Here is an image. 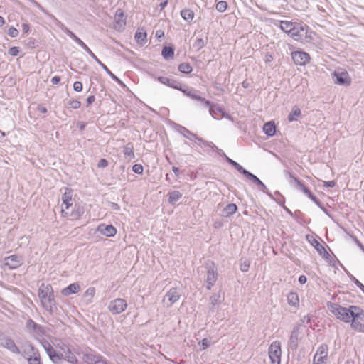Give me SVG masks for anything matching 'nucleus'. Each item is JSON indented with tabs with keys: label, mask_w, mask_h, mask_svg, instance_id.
<instances>
[{
	"label": "nucleus",
	"mask_w": 364,
	"mask_h": 364,
	"mask_svg": "<svg viewBox=\"0 0 364 364\" xmlns=\"http://www.w3.org/2000/svg\"><path fill=\"white\" fill-rule=\"evenodd\" d=\"M299 334V326H296L293 328L289 341V346L293 350L296 349L298 347Z\"/></svg>",
	"instance_id": "19"
},
{
	"label": "nucleus",
	"mask_w": 364,
	"mask_h": 364,
	"mask_svg": "<svg viewBox=\"0 0 364 364\" xmlns=\"http://www.w3.org/2000/svg\"><path fill=\"white\" fill-rule=\"evenodd\" d=\"M132 171L137 174H141L144 171V168L141 164H134L132 167Z\"/></svg>",
	"instance_id": "53"
},
{
	"label": "nucleus",
	"mask_w": 364,
	"mask_h": 364,
	"mask_svg": "<svg viewBox=\"0 0 364 364\" xmlns=\"http://www.w3.org/2000/svg\"><path fill=\"white\" fill-rule=\"evenodd\" d=\"M80 290V284L73 283L62 290V294L65 296H69L72 294L77 293Z\"/></svg>",
	"instance_id": "23"
},
{
	"label": "nucleus",
	"mask_w": 364,
	"mask_h": 364,
	"mask_svg": "<svg viewBox=\"0 0 364 364\" xmlns=\"http://www.w3.org/2000/svg\"><path fill=\"white\" fill-rule=\"evenodd\" d=\"M301 114V109L299 107H294L290 114L288 116V120L289 122H294L296 120V118Z\"/></svg>",
	"instance_id": "38"
},
{
	"label": "nucleus",
	"mask_w": 364,
	"mask_h": 364,
	"mask_svg": "<svg viewBox=\"0 0 364 364\" xmlns=\"http://www.w3.org/2000/svg\"><path fill=\"white\" fill-rule=\"evenodd\" d=\"M228 7V3L225 1H220L216 4L215 9L219 12H224Z\"/></svg>",
	"instance_id": "47"
},
{
	"label": "nucleus",
	"mask_w": 364,
	"mask_h": 364,
	"mask_svg": "<svg viewBox=\"0 0 364 364\" xmlns=\"http://www.w3.org/2000/svg\"><path fill=\"white\" fill-rule=\"evenodd\" d=\"M180 289L176 287L170 289L162 299V304L166 308L171 307L181 298Z\"/></svg>",
	"instance_id": "6"
},
{
	"label": "nucleus",
	"mask_w": 364,
	"mask_h": 364,
	"mask_svg": "<svg viewBox=\"0 0 364 364\" xmlns=\"http://www.w3.org/2000/svg\"><path fill=\"white\" fill-rule=\"evenodd\" d=\"M184 95H186V96L191 97V99L193 100H196L198 99L197 97L198 96L196 92L197 91L195 90L193 88H190V89H183L181 87V90H180Z\"/></svg>",
	"instance_id": "45"
},
{
	"label": "nucleus",
	"mask_w": 364,
	"mask_h": 364,
	"mask_svg": "<svg viewBox=\"0 0 364 364\" xmlns=\"http://www.w3.org/2000/svg\"><path fill=\"white\" fill-rule=\"evenodd\" d=\"M264 132L269 136H272L275 134L276 127L273 122H269L264 124L263 127Z\"/></svg>",
	"instance_id": "27"
},
{
	"label": "nucleus",
	"mask_w": 364,
	"mask_h": 364,
	"mask_svg": "<svg viewBox=\"0 0 364 364\" xmlns=\"http://www.w3.org/2000/svg\"><path fill=\"white\" fill-rule=\"evenodd\" d=\"M36 351H38V349H36L33 344L28 343L25 345L24 347V353L26 355V357L28 358L31 356V355H33L36 353Z\"/></svg>",
	"instance_id": "41"
},
{
	"label": "nucleus",
	"mask_w": 364,
	"mask_h": 364,
	"mask_svg": "<svg viewBox=\"0 0 364 364\" xmlns=\"http://www.w3.org/2000/svg\"><path fill=\"white\" fill-rule=\"evenodd\" d=\"M336 185V182L334 181H323V186L328 188H333Z\"/></svg>",
	"instance_id": "63"
},
{
	"label": "nucleus",
	"mask_w": 364,
	"mask_h": 364,
	"mask_svg": "<svg viewBox=\"0 0 364 364\" xmlns=\"http://www.w3.org/2000/svg\"><path fill=\"white\" fill-rule=\"evenodd\" d=\"M279 28H281V30H282L284 33L289 34L296 22H292L289 21H279Z\"/></svg>",
	"instance_id": "28"
},
{
	"label": "nucleus",
	"mask_w": 364,
	"mask_h": 364,
	"mask_svg": "<svg viewBox=\"0 0 364 364\" xmlns=\"http://www.w3.org/2000/svg\"><path fill=\"white\" fill-rule=\"evenodd\" d=\"M161 55L164 57V59L168 60L170 58H172L174 55V48L171 46H165L162 49Z\"/></svg>",
	"instance_id": "34"
},
{
	"label": "nucleus",
	"mask_w": 364,
	"mask_h": 364,
	"mask_svg": "<svg viewBox=\"0 0 364 364\" xmlns=\"http://www.w3.org/2000/svg\"><path fill=\"white\" fill-rule=\"evenodd\" d=\"M351 280L354 282V284L358 287L360 288V289L363 292L364 294V285L358 280L355 277H352L351 278Z\"/></svg>",
	"instance_id": "55"
},
{
	"label": "nucleus",
	"mask_w": 364,
	"mask_h": 364,
	"mask_svg": "<svg viewBox=\"0 0 364 364\" xmlns=\"http://www.w3.org/2000/svg\"><path fill=\"white\" fill-rule=\"evenodd\" d=\"M205 282L206 287L210 290L218 279V272L212 266L206 267Z\"/></svg>",
	"instance_id": "14"
},
{
	"label": "nucleus",
	"mask_w": 364,
	"mask_h": 364,
	"mask_svg": "<svg viewBox=\"0 0 364 364\" xmlns=\"http://www.w3.org/2000/svg\"><path fill=\"white\" fill-rule=\"evenodd\" d=\"M245 177L248 180L251 181L253 183L257 185L259 188L260 191H262L263 193L270 196L268 188L257 176L249 171Z\"/></svg>",
	"instance_id": "17"
},
{
	"label": "nucleus",
	"mask_w": 364,
	"mask_h": 364,
	"mask_svg": "<svg viewBox=\"0 0 364 364\" xmlns=\"http://www.w3.org/2000/svg\"><path fill=\"white\" fill-rule=\"evenodd\" d=\"M233 167L237 169L240 173L244 175L245 176L249 172L247 170L245 169L240 164H239L237 162L233 166Z\"/></svg>",
	"instance_id": "52"
},
{
	"label": "nucleus",
	"mask_w": 364,
	"mask_h": 364,
	"mask_svg": "<svg viewBox=\"0 0 364 364\" xmlns=\"http://www.w3.org/2000/svg\"><path fill=\"white\" fill-rule=\"evenodd\" d=\"M75 353L81 358L87 364L95 363L97 360H100L101 357L92 352L90 348H78L75 350Z\"/></svg>",
	"instance_id": "8"
},
{
	"label": "nucleus",
	"mask_w": 364,
	"mask_h": 364,
	"mask_svg": "<svg viewBox=\"0 0 364 364\" xmlns=\"http://www.w3.org/2000/svg\"><path fill=\"white\" fill-rule=\"evenodd\" d=\"M250 265V262L248 259H245L240 265V269L242 272H247Z\"/></svg>",
	"instance_id": "51"
},
{
	"label": "nucleus",
	"mask_w": 364,
	"mask_h": 364,
	"mask_svg": "<svg viewBox=\"0 0 364 364\" xmlns=\"http://www.w3.org/2000/svg\"><path fill=\"white\" fill-rule=\"evenodd\" d=\"M351 328L358 332L364 333V323L362 322L358 318H355V316H353L351 318Z\"/></svg>",
	"instance_id": "24"
},
{
	"label": "nucleus",
	"mask_w": 364,
	"mask_h": 364,
	"mask_svg": "<svg viewBox=\"0 0 364 364\" xmlns=\"http://www.w3.org/2000/svg\"><path fill=\"white\" fill-rule=\"evenodd\" d=\"M182 129L183 130L184 132L186 133H189V134L191 135V136H192L193 138V140H195L196 141H197V144L199 145V146H206V144H207V141H205L204 139H203L202 138H200L198 137L196 134L192 133L191 131H189L188 129H186V127H182Z\"/></svg>",
	"instance_id": "35"
},
{
	"label": "nucleus",
	"mask_w": 364,
	"mask_h": 364,
	"mask_svg": "<svg viewBox=\"0 0 364 364\" xmlns=\"http://www.w3.org/2000/svg\"><path fill=\"white\" fill-rule=\"evenodd\" d=\"M287 301L289 304L296 306L299 304V300L296 293L290 292L287 295Z\"/></svg>",
	"instance_id": "36"
},
{
	"label": "nucleus",
	"mask_w": 364,
	"mask_h": 364,
	"mask_svg": "<svg viewBox=\"0 0 364 364\" xmlns=\"http://www.w3.org/2000/svg\"><path fill=\"white\" fill-rule=\"evenodd\" d=\"M169 80H170V79H169V78H168V77H162V76H161V77H157V80H158L159 82H160L161 84H164V85H168V83L169 82Z\"/></svg>",
	"instance_id": "62"
},
{
	"label": "nucleus",
	"mask_w": 364,
	"mask_h": 364,
	"mask_svg": "<svg viewBox=\"0 0 364 364\" xmlns=\"http://www.w3.org/2000/svg\"><path fill=\"white\" fill-rule=\"evenodd\" d=\"M127 307V301L123 299H115L109 304L108 309L113 314H119Z\"/></svg>",
	"instance_id": "11"
},
{
	"label": "nucleus",
	"mask_w": 364,
	"mask_h": 364,
	"mask_svg": "<svg viewBox=\"0 0 364 364\" xmlns=\"http://www.w3.org/2000/svg\"><path fill=\"white\" fill-rule=\"evenodd\" d=\"M327 360V358L323 357V356H318L316 360L314 359V363L313 364H324L326 360Z\"/></svg>",
	"instance_id": "57"
},
{
	"label": "nucleus",
	"mask_w": 364,
	"mask_h": 364,
	"mask_svg": "<svg viewBox=\"0 0 364 364\" xmlns=\"http://www.w3.org/2000/svg\"><path fill=\"white\" fill-rule=\"evenodd\" d=\"M205 46V41L201 38H197L193 44V48L195 49L196 51H199L200 49L204 48Z\"/></svg>",
	"instance_id": "43"
},
{
	"label": "nucleus",
	"mask_w": 364,
	"mask_h": 364,
	"mask_svg": "<svg viewBox=\"0 0 364 364\" xmlns=\"http://www.w3.org/2000/svg\"><path fill=\"white\" fill-rule=\"evenodd\" d=\"M73 89L76 92H80L82 90V84L79 81H76L73 84Z\"/></svg>",
	"instance_id": "58"
},
{
	"label": "nucleus",
	"mask_w": 364,
	"mask_h": 364,
	"mask_svg": "<svg viewBox=\"0 0 364 364\" xmlns=\"http://www.w3.org/2000/svg\"><path fill=\"white\" fill-rule=\"evenodd\" d=\"M29 364H41V357L38 351H36V353L31 355L28 358Z\"/></svg>",
	"instance_id": "44"
},
{
	"label": "nucleus",
	"mask_w": 364,
	"mask_h": 364,
	"mask_svg": "<svg viewBox=\"0 0 364 364\" xmlns=\"http://www.w3.org/2000/svg\"><path fill=\"white\" fill-rule=\"evenodd\" d=\"M209 112L211 114V116L215 119H220V118L224 117L225 114L223 108L217 104H213L210 106L209 109Z\"/></svg>",
	"instance_id": "21"
},
{
	"label": "nucleus",
	"mask_w": 364,
	"mask_h": 364,
	"mask_svg": "<svg viewBox=\"0 0 364 364\" xmlns=\"http://www.w3.org/2000/svg\"><path fill=\"white\" fill-rule=\"evenodd\" d=\"M182 197V194L178 191H173L168 193V202L169 203L174 205Z\"/></svg>",
	"instance_id": "33"
},
{
	"label": "nucleus",
	"mask_w": 364,
	"mask_h": 364,
	"mask_svg": "<svg viewBox=\"0 0 364 364\" xmlns=\"http://www.w3.org/2000/svg\"><path fill=\"white\" fill-rule=\"evenodd\" d=\"M198 99H196V100H198V101H200L201 102V104L203 105H204L205 107H210V106L213 104L210 101L200 97V96H198L197 97Z\"/></svg>",
	"instance_id": "50"
},
{
	"label": "nucleus",
	"mask_w": 364,
	"mask_h": 364,
	"mask_svg": "<svg viewBox=\"0 0 364 364\" xmlns=\"http://www.w3.org/2000/svg\"><path fill=\"white\" fill-rule=\"evenodd\" d=\"M332 75L333 80L336 84L344 86L350 85L351 78L345 69L338 68L334 70Z\"/></svg>",
	"instance_id": "7"
},
{
	"label": "nucleus",
	"mask_w": 364,
	"mask_h": 364,
	"mask_svg": "<svg viewBox=\"0 0 364 364\" xmlns=\"http://www.w3.org/2000/svg\"><path fill=\"white\" fill-rule=\"evenodd\" d=\"M70 105L73 109H77L80 107L81 102L78 100H72L70 102Z\"/></svg>",
	"instance_id": "61"
},
{
	"label": "nucleus",
	"mask_w": 364,
	"mask_h": 364,
	"mask_svg": "<svg viewBox=\"0 0 364 364\" xmlns=\"http://www.w3.org/2000/svg\"><path fill=\"white\" fill-rule=\"evenodd\" d=\"M284 174L289 177V183L294 186L299 191H302L306 196H308L312 201L318 205H320L319 200L311 192V191L305 186V185L299 181L297 178L294 176L289 171H284Z\"/></svg>",
	"instance_id": "4"
},
{
	"label": "nucleus",
	"mask_w": 364,
	"mask_h": 364,
	"mask_svg": "<svg viewBox=\"0 0 364 364\" xmlns=\"http://www.w3.org/2000/svg\"><path fill=\"white\" fill-rule=\"evenodd\" d=\"M223 301V298L221 296L220 293L213 294L210 297L209 304V312L214 313L218 309V305L220 304Z\"/></svg>",
	"instance_id": "18"
},
{
	"label": "nucleus",
	"mask_w": 364,
	"mask_h": 364,
	"mask_svg": "<svg viewBox=\"0 0 364 364\" xmlns=\"http://www.w3.org/2000/svg\"><path fill=\"white\" fill-rule=\"evenodd\" d=\"M135 38L138 43H144L146 40V33L137 31L135 33Z\"/></svg>",
	"instance_id": "46"
},
{
	"label": "nucleus",
	"mask_w": 364,
	"mask_h": 364,
	"mask_svg": "<svg viewBox=\"0 0 364 364\" xmlns=\"http://www.w3.org/2000/svg\"><path fill=\"white\" fill-rule=\"evenodd\" d=\"M318 356H323L325 358L328 357V346L326 345L323 344L319 346L316 355H314V360H316Z\"/></svg>",
	"instance_id": "39"
},
{
	"label": "nucleus",
	"mask_w": 364,
	"mask_h": 364,
	"mask_svg": "<svg viewBox=\"0 0 364 364\" xmlns=\"http://www.w3.org/2000/svg\"><path fill=\"white\" fill-rule=\"evenodd\" d=\"M95 294V287H89L83 294V300L86 304H90Z\"/></svg>",
	"instance_id": "32"
},
{
	"label": "nucleus",
	"mask_w": 364,
	"mask_h": 364,
	"mask_svg": "<svg viewBox=\"0 0 364 364\" xmlns=\"http://www.w3.org/2000/svg\"><path fill=\"white\" fill-rule=\"evenodd\" d=\"M63 359L65 360L71 364H77L78 362L76 356L70 348H66L65 353H63Z\"/></svg>",
	"instance_id": "30"
},
{
	"label": "nucleus",
	"mask_w": 364,
	"mask_h": 364,
	"mask_svg": "<svg viewBox=\"0 0 364 364\" xmlns=\"http://www.w3.org/2000/svg\"><path fill=\"white\" fill-rule=\"evenodd\" d=\"M127 16L122 9H117L114 16V28L119 30L126 25Z\"/></svg>",
	"instance_id": "16"
},
{
	"label": "nucleus",
	"mask_w": 364,
	"mask_h": 364,
	"mask_svg": "<svg viewBox=\"0 0 364 364\" xmlns=\"http://www.w3.org/2000/svg\"><path fill=\"white\" fill-rule=\"evenodd\" d=\"M237 206L235 203H229L223 210L222 215L224 217H230L236 213Z\"/></svg>",
	"instance_id": "26"
},
{
	"label": "nucleus",
	"mask_w": 364,
	"mask_h": 364,
	"mask_svg": "<svg viewBox=\"0 0 364 364\" xmlns=\"http://www.w3.org/2000/svg\"><path fill=\"white\" fill-rule=\"evenodd\" d=\"M31 335L36 340L39 341L40 342L44 339L43 335H44V331L43 328L38 325L36 326V328L35 327L31 331L29 332Z\"/></svg>",
	"instance_id": "25"
},
{
	"label": "nucleus",
	"mask_w": 364,
	"mask_h": 364,
	"mask_svg": "<svg viewBox=\"0 0 364 364\" xmlns=\"http://www.w3.org/2000/svg\"><path fill=\"white\" fill-rule=\"evenodd\" d=\"M313 246L317 250L318 254L321 255L323 258L328 259L330 257L329 253L325 249V247L316 239H314L312 242Z\"/></svg>",
	"instance_id": "22"
},
{
	"label": "nucleus",
	"mask_w": 364,
	"mask_h": 364,
	"mask_svg": "<svg viewBox=\"0 0 364 364\" xmlns=\"http://www.w3.org/2000/svg\"><path fill=\"white\" fill-rule=\"evenodd\" d=\"M291 57L294 63L299 65H304L310 60L309 55L304 51L292 52Z\"/></svg>",
	"instance_id": "15"
},
{
	"label": "nucleus",
	"mask_w": 364,
	"mask_h": 364,
	"mask_svg": "<svg viewBox=\"0 0 364 364\" xmlns=\"http://www.w3.org/2000/svg\"><path fill=\"white\" fill-rule=\"evenodd\" d=\"M38 295L43 307L47 311L53 314L57 309L53 289L50 284H41Z\"/></svg>",
	"instance_id": "2"
},
{
	"label": "nucleus",
	"mask_w": 364,
	"mask_h": 364,
	"mask_svg": "<svg viewBox=\"0 0 364 364\" xmlns=\"http://www.w3.org/2000/svg\"><path fill=\"white\" fill-rule=\"evenodd\" d=\"M203 346V349H205L210 346V341L208 338H204L199 343Z\"/></svg>",
	"instance_id": "59"
},
{
	"label": "nucleus",
	"mask_w": 364,
	"mask_h": 364,
	"mask_svg": "<svg viewBox=\"0 0 364 364\" xmlns=\"http://www.w3.org/2000/svg\"><path fill=\"white\" fill-rule=\"evenodd\" d=\"M181 16L185 21H190L193 18L194 13L192 10L188 9H183L181 11Z\"/></svg>",
	"instance_id": "37"
},
{
	"label": "nucleus",
	"mask_w": 364,
	"mask_h": 364,
	"mask_svg": "<svg viewBox=\"0 0 364 364\" xmlns=\"http://www.w3.org/2000/svg\"><path fill=\"white\" fill-rule=\"evenodd\" d=\"M97 230L107 237H113L117 233V229L112 225H100Z\"/></svg>",
	"instance_id": "20"
},
{
	"label": "nucleus",
	"mask_w": 364,
	"mask_h": 364,
	"mask_svg": "<svg viewBox=\"0 0 364 364\" xmlns=\"http://www.w3.org/2000/svg\"><path fill=\"white\" fill-rule=\"evenodd\" d=\"M36 322H34L32 319H28L26 321V328L28 332L31 331L36 326H38Z\"/></svg>",
	"instance_id": "49"
},
{
	"label": "nucleus",
	"mask_w": 364,
	"mask_h": 364,
	"mask_svg": "<svg viewBox=\"0 0 364 364\" xmlns=\"http://www.w3.org/2000/svg\"><path fill=\"white\" fill-rule=\"evenodd\" d=\"M41 343L52 362L55 364L60 363L63 360V353H58L51 344L46 339H43L41 341Z\"/></svg>",
	"instance_id": "9"
},
{
	"label": "nucleus",
	"mask_w": 364,
	"mask_h": 364,
	"mask_svg": "<svg viewBox=\"0 0 364 364\" xmlns=\"http://www.w3.org/2000/svg\"><path fill=\"white\" fill-rule=\"evenodd\" d=\"M107 166H108V161L105 159H100L97 164L98 168H106Z\"/></svg>",
	"instance_id": "60"
},
{
	"label": "nucleus",
	"mask_w": 364,
	"mask_h": 364,
	"mask_svg": "<svg viewBox=\"0 0 364 364\" xmlns=\"http://www.w3.org/2000/svg\"><path fill=\"white\" fill-rule=\"evenodd\" d=\"M55 25L60 28L63 32H65L68 36H69L75 43H77L80 46H81L95 60L97 63L102 69L113 79L116 81L119 85H124L123 82L119 79L114 73H112L110 70L102 63L99 58L93 53V52L89 48V47L80 39L79 38L73 31L68 29L61 21L58 19H55Z\"/></svg>",
	"instance_id": "1"
},
{
	"label": "nucleus",
	"mask_w": 364,
	"mask_h": 364,
	"mask_svg": "<svg viewBox=\"0 0 364 364\" xmlns=\"http://www.w3.org/2000/svg\"><path fill=\"white\" fill-rule=\"evenodd\" d=\"M19 48L18 47H11L9 50V54L12 56H17L19 53Z\"/></svg>",
	"instance_id": "56"
},
{
	"label": "nucleus",
	"mask_w": 364,
	"mask_h": 364,
	"mask_svg": "<svg viewBox=\"0 0 364 364\" xmlns=\"http://www.w3.org/2000/svg\"><path fill=\"white\" fill-rule=\"evenodd\" d=\"M298 281L301 284H304L306 282L307 279H306V276L301 275V276H299Z\"/></svg>",
	"instance_id": "64"
},
{
	"label": "nucleus",
	"mask_w": 364,
	"mask_h": 364,
	"mask_svg": "<svg viewBox=\"0 0 364 364\" xmlns=\"http://www.w3.org/2000/svg\"><path fill=\"white\" fill-rule=\"evenodd\" d=\"M328 308L330 311L339 320L348 323L350 321L351 318L353 316L354 307L353 305L350 306L349 307H343L341 305L337 303H328Z\"/></svg>",
	"instance_id": "3"
},
{
	"label": "nucleus",
	"mask_w": 364,
	"mask_h": 364,
	"mask_svg": "<svg viewBox=\"0 0 364 364\" xmlns=\"http://www.w3.org/2000/svg\"><path fill=\"white\" fill-rule=\"evenodd\" d=\"M313 32L309 31L308 26L302 25L296 22L288 35L295 41H301L304 36H305L306 38H311V34Z\"/></svg>",
	"instance_id": "5"
},
{
	"label": "nucleus",
	"mask_w": 364,
	"mask_h": 364,
	"mask_svg": "<svg viewBox=\"0 0 364 364\" xmlns=\"http://www.w3.org/2000/svg\"><path fill=\"white\" fill-rule=\"evenodd\" d=\"M8 35L12 38L16 37L18 35V31L14 27L11 26L8 30Z\"/></svg>",
	"instance_id": "54"
},
{
	"label": "nucleus",
	"mask_w": 364,
	"mask_h": 364,
	"mask_svg": "<svg viewBox=\"0 0 364 364\" xmlns=\"http://www.w3.org/2000/svg\"><path fill=\"white\" fill-rule=\"evenodd\" d=\"M23 263V259L21 256L13 255L4 258V266L9 269H14L19 267Z\"/></svg>",
	"instance_id": "13"
},
{
	"label": "nucleus",
	"mask_w": 364,
	"mask_h": 364,
	"mask_svg": "<svg viewBox=\"0 0 364 364\" xmlns=\"http://www.w3.org/2000/svg\"><path fill=\"white\" fill-rule=\"evenodd\" d=\"M72 200V193L70 191H65L62 196L63 205H65L64 208H62V213L65 212V209H68V208L72 205L70 201Z\"/></svg>",
	"instance_id": "29"
},
{
	"label": "nucleus",
	"mask_w": 364,
	"mask_h": 364,
	"mask_svg": "<svg viewBox=\"0 0 364 364\" xmlns=\"http://www.w3.org/2000/svg\"><path fill=\"white\" fill-rule=\"evenodd\" d=\"M178 70L184 74H189L192 72L193 68L190 63H183L178 65Z\"/></svg>",
	"instance_id": "42"
},
{
	"label": "nucleus",
	"mask_w": 364,
	"mask_h": 364,
	"mask_svg": "<svg viewBox=\"0 0 364 364\" xmlns=\"http://www.w3.org/2000/svg\"><path fill=\"white\" fill-rule=\"evenodd\" d=\"M281 354L282 350L280 342H273L269 348V356L272 364H280Z\"/></svg>",
	"instance_id": "10"
},
{
	"label": "nucleus",
	"mask_w": 364,
	"mask_h": 364,
	"mask_svg": "<svg viewBox=\"0 0 364 364\" xmlns=\"http://www.w3.org/2000/svg\"><path fill=\"white\" fill-rule=\"evenodd\" d=\"M123 154L124 156L129 160L134 159L135 155L134 153L133 145L129 143L124 146L123 147Z\"/></svg>",
	"instance_id": "31"
},
{
	"label": "nucleus",
	"mask_w": 364,
	"mask_h": 364,
	"mask_svg": "<svg viewBox=\"0 0 364 364\" xmlns=\"http://www.w3.org/2000/svg\"><path fill=\"white\" fill-rule=\"evenodd\" d=\"M0 346L4 348L12 353L19 355L21 350L14 341L9 336H0Z\"/></svg>",
	"instance_id": "12"
},
{
	"label": "nucleus",
	"mask_w": 364,
	"mask_h": 364,
	"mask_svg": "<svg viewBox=\"0 0 364 364\" xmlns=\"http://www.w3.org/2000/svg\"><path fill=\"white\" fill-rule=\"evenodd\" d=\"M167 85L170 87H172V88H174V89L178 90H181V87H182L181 82H179L178 81L173 80V79H170L169 82L168 83Z\"/></svg>",
	"instance_id": "48"
},
{
	"label": "nucleus",
	"mask_w": 364,
	"mask_h": 364,
	"mask_svg": "<svg viewBox=\"0 0 364 364\" xmlns=\"http://www.w3.org/2000/svg\"><path fill=\"white\" fill-rule=\"evenodd\" d=\"M353 310V316H355V318H358L359 320L364 323V310L361 309L360 307L357 306H354Z\"/></svg>",
	"instance_id": "40"
}]
</instances>
